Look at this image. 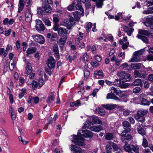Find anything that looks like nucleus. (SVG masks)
I'll use <instances>...</instances> for the list:
<instances>
[{
    "label": "nucleus",
    "instance_id": "1",
    "mask_svg": "<svg viewBox=\"0 0 153 153\" xmlns=\"http://www.w3.org/2000/svg\"><path fill=\"white\" fill-rule=\"evenodd\" d=\"M93 136L92 133L88 130H79L78 136L73 135L74 140H72L74 143L79 146H83L84 144V138L82 137H92Z\"/></svg>",
    "mask_w": 153,
    "mask_h": 153
},
{
    "label": "nucleus",
    "instance_id": "2",
    "mask_svg": "<svg viewBox=\"0 0 153 153\" xmlns=\"http://www.w3.org/2000/svg\"><path fill=\"white\" fill-rule=\"evenodd\" d=\"M131 130L130 128H126L120 134L121 139L123 142L128 143L131 140L132 137L129 133Z\"/></svg>",
    "mask_w": 153,
    "mask_h": 153
},
{
    "label": "nucleus",
    "instance_id": "3",
    "mask_svg": "<svg viewBox=\"0 0 153 153\" xmlns=\"http://www.w3.org/2000/svg\"><path fill=\"white\" fill-rule=\"evenodd\" d=\"M148 111L143 109L139 110L137 114L135 116L136 120L141 122H144L145 118L144 116L146 114Z\"/></svg>",
    "mask_w": 153,
    "mask_h": 153
},
{
    "label": "nucleus",
    "instance_id": "4",
    "mask_svg": "<svg viewBox=\"0 0 153 153\" xmlns=\"http://www.w3.org/2000/svg\"><path fill=\"white\" fill-rule=\"evenodd\" d=\"M53 4L52 0H43L42 5L43 11L46 13H50L51 11V8L49 4Z\"/></svg>",
    "mask_w": 153,
    "mask_h": 153
},
{
    "label": "nucleus",
    "instance_id": "5",
    "mask_svg": "<svg viewBox=\"0 0 153 153\" xmlns=\"http://www.w3.org/2000/svg\"><path fill=\"white\" fill-rule=\"evenodd\" d=\"M117 75L120 77V80H123L124 81H129L131 79L130 75L126 73L124 71L118 72Z\"/></svg>",
    "mask_w": 153,
    "mask_h": 153
},
{
    "label": "nucleus",
    "instance_id": "6",
    "mask_svg": "<svg viewBox=\"0 0 153 153\" xmlns=\"http://www.w3.org/2000/svg\"><path fill=\"white\" fill-rule=\"evenodd\" d=\"M56 60L52 57L50 56L48 59L46 64L48 68L50 69L54 68L55 67Z\"/></svg>",
    "mask_w": 153,
    "mask_h": 153
},
{
    "label": "nucleus",
    "instance_id": "7",
    "mask_svg": "<svg viewBox=\"0 0 153 153\" xmlns=\"http://www.w3.org/2000/svg\"><path fill=\"white\" fill-rule=\"evenodd\" d=\"M34 40L39 44H43L45 42L44 37L41 35L36 34L33 36Z\"/></svg>",
    "mask_w": 153,
    "mask_h": 153
},
{
    "label": "nucleus",
    "instance_id": "8",
    "mask_svg": "<svg viewBox=\"0 0 153 153\" xmlns=\"http://www.w3.org/2000/svg\"><path fill=\"white\" fill-rule=\"evenodd\" d=\"M25 19L26 22H30L32 19V14L31 13L30 8H27L25 11Z\"/></svg>",
    "mask_w": 153,
    "mask_h": 153
},
{
    "label": "nucleus",
    "instance_id": "9",
    "mask_svg": "<svg viewBox=\"0 0 153 153\" xmlns=\"http://www.w3.org/2000/svg\"><path fill=\"white\" fill-rule=\"evenodd\" d=\"M108 145H110V147L112 146L114 149V151L116 153H120L122 152L121 149L116 144L112 142H109Z\"/></svg>",
    "mask_w": 153,
    "mask_h": 153
},
{
    "label": "nucleus",
    "instance_id": "10",
    "mask_svg": "<svg viewBox=\"0 0 153 153\" xmlns=\"http://www.w3.org/2000/svg\"><path fill=\"white\" fill-rule=\"evenodd\" d=\"M36 22V29L37 30L43 31L45 29V27L42 22L39 20H37Z\"/></svg>",
    "mask_w": 153,
    "mask_h": 153
},
{
    "label": "nucleus",
    "instance_id": "11",
    "mask_svg": "<svg viewBox=\"0 0 153 153\" xmlns=\"http://www.w3.org/2000/svg\"><path fill=\"white\" fill-rule=\"evenodd\" d=\"M134 76L135 78L139 77L144 78L146 75V73L144 71L139 72L137 71H135L134 72Z\"/></svg>",
    "mask_w": 153,
    "mask_h": 153
},
{
    "label": "nucleus",
    "instance_id": "12",
    "mask_svg": "<svg viewBox=\"0 0 153 153\" xmlns=\"http://www.w3.org/2000/svg\"><path fill=\"white\" fill-rule=\"evenodd\" d=\"M70 148L71 151L75 152V153H82L81 149L75 145H71L70 146Z\"/></svg>",
    "mask_w": 153,
    "mask_h": 153
},
{
    "label": "nucleus",
    "instance_id": "13",
    "mask_svg": "<svg viewBox=\"0 0 153 153\" xmlns=\"http://www.w3.org/2000/svg\"><path fill=\"white\" fill-rule=\"evenodd\" d=\"M70 148L71 151L75 152V153H82L81 149L75 145H71L70 146Z\"/></svg>",
    "mask_w": 153,
    "mask_h": 153
},
{
    "label": "nucleus",
    "instance_id": "14",
    "mask_svg": "<svg viewBox=\"0 0 153 153\" xmlns=\"http://www.w3.org/2000/svg\"><path fill=\"white\" fill-rule=\"evenodd\" d=\"M27 83L30 88L34 90L37 88L39 86L38 82L35 80H33L31 82L28 81Z\"/></svg>",
    "mask_w": 153,
    "mask_h": 153
},
{
    "label": "nucleus",
    "instance_id": "15",
    "mask_svg": "<svg viewBox=\"0 0 153 153\" xmlns=\"http://www.w3.org/2000/svg\"><path fill=\"white\" fill-rule=\"evenodd\" d=\"M58 33L60 36H65L67 35L68 34V31L66 29L63 27H60Z\"/></svg>",
    "mask_w": 153,
    "mask_h": 153
},
{
    "label": "nucleus",
    "instance_id": "16",
    "mask_svg": "<svg viewBox=\"0 0 153 153\" xmlns=\"http://www.w3.org/2000/svg\"><path fill=\"white\" fill-rule=\"evenodd\" d=\"M26 74L27 75L30 74L32 71L31 64L28 62H27L26 64Z\"/></svg>",
    "mask_w": 153,
    "mask_h": 153
},
{
    "label": "nucleus",
    "instance_id": "17",
    "mask_svg": "<svg viewBox=\"0 0 153 153\" xmlns=\"http://www.w3.org/2000/svg\"><path fill=\"white\" fill-rule=\"evenodd\" d=\"M123 29L125 32L129 36L131 35L134 30L133 28H129L128 26H123Z\"/></svg>",
    "mask_w": 153,
    "mask_h": 153
},
{
    "label": "nucleus",
    "instance_id": "18",
    "mask_svg": "<svg viewBox=\"0 0 153 153\" xmlns=\"http://www.w3.org/2000/svg\"><path fill=\"white\" fill-rule=\"evenodd\" d=\"M102 106L103 108L109 110H112L117 106V105L116 104H114L102 105Z\"/></svg>",
    "mask_w": 153,
    "mask_h": 153
},
{
    "label": "nucleus",
    "instance_id": "19",
    "mask_svg": "<svg viewBox=\"0 0 153 153\" xmlns=\"http://www.w3.org/2000/svg\"><path fill=\"white\" fill-rule=\"evenodd\" d=\"M76 1L77 3L75 7L76 9L80 11V12H79V13L81 14H83L84 10L81 5V3L80 2V1Z\"/></svg>",
    "mask_w": 153,
    "mask_h": 153
},
{
    "label": "nucleus",
    "instance_id": "20",
    "mask_svg": "<svg viewBox=\"0 0 153 153\" xmlns=\"http://www.w3.org/2000/svg\"><path fill=\"white\" fill-rule=\"evenodd\" d=\"M53 51L54 53L55 56L59 58V51L58 45H55L53 46Z\"/></svg>",
    "mask_w": 153,
    "mask_h": 153
},
{
    "label": "nucleus",
    "instance_id": "21",
    "mask_svg": "<svg viewBox=\"0 0 153 153\" xmlns=\"http://www.w3.org/2000/svg\"><path fill=\"white\" fill-rule=\"evenodd\" d=\"M92 122L95 124H102V123L101 120L99 119L97 116H92L91 117Z\"/></svg>",
    "mask_w": 153,
    "mask_h": 153
},
{
    "label": "nucleus",
    "instance_id": "22",
    "mask_svg": "<svg viewBox=\"0 0 153 153\" xmlns=\"http://www.w3.org/2000/svg\"><path fill=\"white\" fill-rule=\"evenodd\" d=\"M67 38V37L66 36H62L61 38L59 41L58 42V44L60 45H64L66 41Z\"/></svg>",
    "mask_w": 153,
    "mask_h": 153
},
{
    "label": "nucleus",
    "instance_id": "23",
    "mask_svg": "<svg viewBox=\"0 0 153 153\" xmlns=\"http://www.w3.org/2000/svg\"><path fill=\"white\" fill-rule=\"evenodd\" d=\"M62 25L64 26L67 27V29L71 30V24L70 23L68 19H65Z\"/></svg>",
    "mask_w": 153,
    "mask_h": 153
},
{
    "label": "nucleus",
    "instance_id": "24",
    "mask_svg": "<svg viewBox=\"0 0 153 153\" xmlns=\"http://www.w3.org/2000/svg\"><path fill=\"white\" fill-rule=\"evenodd\" d=\"M125 144L123 146L124 149L127 152H130L131 151L132 145H130L127 143H125Z\"/></svg>",
    "mask_w": 153,
    "mask_h": 153
},
{
    "label": "nucleus",
    "instance_id": "25",
    "mask_svg": "<svg viewBox=\"0 0 153 153\" xmlns=\"http://www.w3.org/2000/svg\"><path fill=\"white\" fill-rule=\"evenodd\" d=\"M106 99H111L115 100H118L119 99L118 97L112 93H108L107 95Z\"/></svg>",
    "mask_w": 153,
    "mask_h": 153
},
{
    "label": "nucleus",
    "instance_id": "26",
    "mask_svg": "<svg viewBox=\"0 0 153 153\" xmlns=\"http://www.w3.org/2000/svg\"><path fill=\"white\" fill-rule=\"evenodd\" d=\"M36 48L35 47H32L28 48L27 50V56H28L29 54L35 53L36 51Z\"/></svg>",
    "mask_w": 153,
    "mask_h": 153
},
{
    "label": "nucleus",
    "instance_id": "27",
    "mask_svg": "<svg viewBox=\"0 0 153 153\" xmlns=\"http://www.w3.org/2000/svg\"><path fill=\"white\" fill-rule=\"evenodd\" d=\"M102 127L100 126H94L90 128V130L91 131L95 132H98L102 130Z\"/></svg>",
    "mask_w": 153,
    "mask_h": 153
},
{
    "label": "nucleus",
    "instance_id": "28",
    "mask_svg": "<svg viewBox=\"0 0 153 153\" xmlns=\"http://www.w3.org/2000/svg\"><path fill=\"white\" fill-rule=\"evenodd\" d=\"M129 84L128 83H125L120 80L119 84V87L122 88H126L128 87Z\"/></svg>",
    "mask_w": 153,
    "mask_h": 153
},
{
    "label": "nucleus",
    "instance_id": "29",
    "mask_svg": "<svg viewBox=\"0 0 153 153\" xmlns=\"http://www.w3.org/2000/svg\"><path fill=\"white\" fill-rule=\"evenodd\" d=\"M9 111L10 115L12 120H14L16 119V115L15 112L12 107L10 106Z\"/></svg>",
    "mask_w": 153,
    "mask_h": 153
},
{
    "label": "nucleus",
    "instance_id": "30",
    "mask_svg": "<svg viewBox=\"0 0 153 153\" xmlns=\"http://www.w3.org/2000/svg\"><path fill=\"white\" fill-rule=\"evenodd\" d=\"M139 56L134 53L133 57L131 59L130 62H136L139 61Z\"/></svg>",
    "mask_w": 153,
    "mask_h": 153
},
{
    "label": "nucleus",
    "instance_id": "31",
    "mask_svg": "<svg viewBox=\"0 0 153 153\" xmlns=\"http://www.w3.org/2000/svg\"><path fill=\"white\" fill-rule=\"evenodd\" d=\"M131 85L133 86H142L143 84L141 79H136L133 83H132Z\"/></svg>",
    "mask_w": 153,
    "mask_h": 153
},
{
    "label": "nucleus",
    "instance_id": "32",
    "mask_svg": "<svg viewBox=\"0 0 153 153\" xmlns=\"http://www.w3.org/2000/svg\"><path fill=\"white\" fill-rule=\"evenodd\" d=\"M24 1L23 0H21L19 1V4L18 12L20 13L23 9L24 5Z\"/></svg>",
    "mask_w": 153,
    "mask_h": 153
},
{
    "label": "nucleus",
    "instance_id": "33",
    "mask_svg": "<svg viewBox=\"0 0 153 153\" xmlns=\"http://www.w3.org/2000/svg\"><path fill=\"white\" fill-rule=\"evenodd\" d=\"M143 14L146 15L153 13V6L152 7H149L148 9L143 11Z\"/></svg>",
    "mask_w": 153,
    "mask_h": 153
},
{
    "label": "nucleus",
    "instance_id": "34",
    "mask_svg": "<svg viewBox=\"0 0 153 153\" xmlns=\"http://www.w3.org/2000/svg\"><path fill=\"white\" fill-rule=\"evenodd\" d=\"M92 1H96V5L98 8H101L102 6L104 0H92Z\"/></svg>",
    "mask_w": 153,
    "mask_h": 153
},
{
    "label": "nucleus",
    "instance_id": "35",
    "mask_svg": "<svg viewBox=\"0 0 153 153\" xmlns=\"http://www.w3.org/2000/svg\"><path fill=\"white\" fill-rule=\"evenodd\" d=\"M96 112L100 116L104 115L105 113L104 110L100 108H98L96 109Z\"/></svg>",
    "mask_w": 153,
    "mask_h": 153
},
{
    "label": "nucleus",
    "instance_id": "36",
    "mask_svg": "<svg viewBox=\"0 0 153 153\" xmlns=\"http://www.w3.org/2000/svg\"><path fill=\"white\" fill-rule=\"evenodd\" d=\"M70 105L71 107H74V106L76 107H78L81 105L80 101L79 100H78L75 102H71Z\"/></svg>",
    "mask_w": 153,
    "mask_h": 153
},
{
    "label": "nucleus",
    "instance_id": "37",
    "mask_svg": "<svg viewBox=\"0 0 153 153\" xmlns=\"http://www.w3.org/2000/svg\"><path fill=\"white\" fill-rule=\"evenodd\" d=\"M137 37L138 39H141L143 42L146 43H148V40L146 37L138 34L137 35Z\"/></svg>",
    "mask_w": 153,
    "mask_h": 153
},
{
    "label": "nucleus",
    "instance_id": "38",
    "mask_svg": "<svg viewBox=\"0 0 153 153\" xmlns=\"http://www.w3.org/2000/svg\"><path fill=\"white\" fill-rule=\"evenodd\" d=\"M114 137L112 134L110 133H107L105 134V139L107 140H112Z\"/></svg>",
    "mask_w": 153,
    "mask_h": 153
},
{
    "label": "nucleus",
    "instance_id": "39",
    "mask_svg": "<svg viewBox=\"0 0 153 153\" xmlns=\"http://www.w3.org/2000/svg\"><path fill=\"white\" fill-rule=\"evenodd\" d=\"M142 64L141 63L132 64L131 65V67L132 68L137 69L140 68L141 67Z\"/></svg>",
    "mask_w": 153,
    "mask_h": 153
},
{
    "label": "nucleus",
    "instance_id": "40",
    "mask_svg": "<svg viewBox=\"0 0 153 153\" xmlns=\"http://www.w3.org/2000/svg\"><path fill=\"white\" fill-rule=\"evenodd\" d=\"M94 74L96 76V77H97L98 76V77H100V78H101L104 76V74L101 70L95 71L94 72Z\"/></svg>",
    "mask_w": 153,
    "mask_h": 153
},
{
    "label": "nucleus",
    "instance_id": "41",
    "mask_svg": "<svg viewBox=\"0 0 153 153\" xmlns=\"http://www.w3.org/2000/svg\"><path fill=\"white\" fill-rule=\"evenodd\" d=\"M111 92L112 93H115L117 95H119V92L120 90L118 89L115 88L113 87H112L111 88Z\"/></svg>",
    "mask_w": 153,
    "mask_h": 153
},
{
    "label": "nucleus",
    "instance_id": "42",
    "mask_svg": "<svg viewBox=\"0 0 153 153\" xmlns=\"http://www.w3.org/2000/svg\"><path fill=\"white\" fill-rule=\"evenodd\" d=\"M7 54V51H4V48H1L0 49V54L2 57H4Z\"/></svg>",
    "mask_w": 153,
    "mask_h": 153
},
{
    "label": "nucleus",
    "instance_id": "43",
    "mask_svg": "<svg viewBox=\"0 0 153 153\" xmlns=\"http://www.w3.org/2000/svg\"><path fill=\"white\" fill-rule=\"evenodd\" d=\"M138 33L139 34L148 36L149 34V32L147 30H140Z\"/></svg>",
    "mask_w": 153,
    "mask_h": 153
},
{
    "label": "nucleus",
    "instance_id": "44",
    "mask_svg": "<svg viewBox=\"0 0 153 153\" xmlns=\"http://www.w3.org/2000/svg\"><path fill=\"white\" fill-rule=\"evenodd\" d=\"M122 124L124 127H125V129H126L125 128H129L131 126L129 123L128 121H124L122 123Z\"/></svg>",
    "mask_w": 153,
    "mask_h": 153
},
{
    "label": "nucleus",
    "instance_id": "45",
    "mask_svg": "<svg viewBox=\"0 0 153 153\" xmlns=\"http://www.w3.org/2000/svg\"><path fill=\"white\" fill-rule=\"evenodd\" d=\"M105 150L106 151L104 152L103 153H111L112 148L109 145L107 144L106 145Z\"/></svg>",
    "mask_w": 153,
    "mask_h": 153
},
{
    "label": "nucleus",
    "instance_id": "46",
    "mask_svg": "<svg viewBox=\"0 0 153 153\" xmlns=\"http://www.w3.org/2000/svg\"><path fill=\"white\" fill-rule=\"evenodd\" d=\"M144 24L147 27H149L151 29H153V22H144Z\"/></svg>",
    "mask_w": 153,
    "mask_h": 153
},
{
    "label": "nucleus",
    "instance_id": "47",
    "mask_svg": "<svg viewBox=\"0 0 153 153\" xmlns=\"http://www.w3.org/2000/svg\"><path fill=\"white\" fill-rule=\"evenodd\" d=\"M75 3L74 1L70 5H69L67 7V10L70 11H72L74 9V5Z\"/></svg>",
    "mask_w": 153,
    "mask_h": 153
},
{
    "label": "nucleus",
    "instance_id": "48",
    "mask_svg": "<svg viewBox=\"0 0 153 153\" xmlns=\"http://www.w3.org/2000/svg\"><path fill=\"white\" fill-rule=\"evenodd\" d=\"M131 146V151H133L136 153H138L139 152V149L137 146L132 145Z\"/></svg>",
    "mask_w": 153,
    "mask_h": 153
},
{
    "label": "nucleus",
    "instance_id": "49",
    "mask_svg": "<svg viewBox=\"0 0 153 153\" xmlns=\"http://www.w3.org/2000/svg\"><path fill=\"white\" fill-rule=\"evenodd\" d=\"M44 82L45 81L43 78H40L39 79L38 84L39 86V88H40L42 87V86L44 85Z\"/></svg>",
    "mask_w": 153,
    "mask_h": 153
},
{
    "label": "nucleus",
    "instance_id": "50",
    "mask_svg": "<svg viewBox=\"0 0 153 153\" xmlns=\"http://www.w3.org/2000/svg\"><path fill=\"white\" fill-rule=\"evenodd\" d=\"M26 91V89L24 88L22 89L21 92L19 94V99H21L24 96Z\"/></svg>",
    "mask_w": 153,
    "mask_h": 153
},
{
    "label": "nucleus",
    "instance_id": "51",
    "mask_svg": "<svg viewBox=\"0 0 153 153\" xmlns=\"http://www.w3.org/2000/svg\"><path fill=\"white\" fill-rule=\"evenodd\" d=\"M54 97L53 95H50L48 97V100H47V102L48 103H50L51 102L53 101L54 100Z\"/></svg>",
    "mask_w": 153,
    "mask_h": 153
},
{
    "label": "nucleus",
    "instance_id": "52",
    "mask_svg": "<svg viewBox=\"0 0 153 153\" xmlns=\"http://www.w3.org/2000/svg\"><path fill=\"white\" fill-rule=\"evenodd\" d=\"M120 18H124V16L122 15V13H119L116 15L115 17V19L116 20H118Z\"/></svg>",
    "mask_w": 153,
    "mask_h": 153
},
{
    "label": "nucleus",
    "instance_id": "53",
    "mask_svg": "<svg viewBox=\"0 0 153 153\" xmlns=\"http://www.w3.org/2000/svg\"><path fill=\"white\" fill-rule=\"evenodd\" d=\"M142 104L144 105H149L150 104V102L147 101L146 99L143 98L141 100Z\"/></svg>",
    "mask_w": 153,
    "mask_h": 153
},
{
    "label": "nucleus",
    "instance_id": "54",
    "mask_svg": "<svg viewBox=\"0 0 153 153\" xmlns=\"http://www.w3.org/2000/svg\"><path fill=\"white\" fill-rule=\"evenodd\" d=\"M138 133L143 136L145 134V132L143 128L139 127L138 128Z\"/></svg>",
    "mask_w": 153,
    "mask_h": 153
},
{
    "label": "nucleus",
    "instance_id": "55",
    "mask_svg": "<svg viewBox=\"0 0 153 153\" xmlns=\"http://www.w3.org/2000/svg\"><path fill=\"white\" fill-rule=\"evenodd\" d=\"M76 20L72 16H71L70 17L69 19V20L70 23L71 24V26H73L74 25L75 21Z\"/></svg>",
    "mask_w": 153,
    "mask_h": 153
},
{
    "label": "nucleus",
    "instance_id": "56",
    "mask_svg": "<svg viewBox=\"0 0 153 153\" xmlns=\"http://www.w3.org/2000/svg\"><path fill=\"white\" fill-rule=\"evenodd\" d=\"M80 13L79 12H75L73 13V15L75 18V19L76 20H78L79 19V17L78 16L79 14Z\"/></svg>",
    "mask_w": 153,
    "mask_h": 153
},
{
    "label": "nucleus",
    "instance_id": "57",
    "mask_svg": "<svg viewBox=\"0 0 153 153\" xmlns=\"http://www.w3.org/2000/svg\"><path fill=\"white\" fill-rule=\"evenodd\" d=\"M43 21L45 23L46 25L48 26H50L51 25V22L48 19H44Z\"/></svg>",
    "mask_w": 153,
    "mask_h": 153
},
{
    "label": "nucleus",
    "instance_id": "58",
    "mask_svg": "<svg viewBox=\"0 0 153 153\" xmlns=\"http://www.w3.org/2000/svg\"><path fill=\"white\" fill-rule=\"evenodd\" d=\"M90 74V72L89 71L85 70L84 71V77L87 79L89 77Z\"/></svg>",
    "mask_w": 153,
    "mask_h": 153
},
{
    "label": "nucleus",
    "instance_id": "59",
    "mask_svg": "<svg viewBox=\"0 0 153 153\" xmlns=\"http://www.w3.org/2000/svg\"><path fill=\"white\" fill-rule=\"evenodd\" d=\"M140 91V87H137L134 88L133 90V91L134 93H139Z\"/></svg>",
    "mask_w": 153,
    "mask_h": 153
},
{
    "label": "nucleus",
    "instance_id": "60",
    "mask_svg": "<svg viewBox=\"0 0 153 153\" xmlns=\"http://www.w3.org/2000/svg\"><path fill=\"white\" fill-rule=\"evenodd\" d=\"M148 143L146 139L143 138V142L142 143L143 146L145 147H147L148 146Z\"/></svg>",
    "mask_w": 153,
    "mask_h": 153
},
{
    "label": "nucleus",
    "instance_id": "61",
    "mask_svg": "<svg viewBox=\"0 0 153 153\" xmlns=\"http://www.w3.org/2000/svg\"><path fill=\"white\" fill-rule=\"evenodd\" d=\"M83 59L85 62H87L88 61V59L89 58V56L87 55V53H85L84 55H83Z\"/></svg>",
    "mask_w": 153,
    "mask_h": 153
},
{
    "label": "nucleus",
    "instance_id": "62",
    "mask_svg": "<svg viewBox=\"0 0 153 153\" xmlns=\"http://www.w3.org/2000/svg\"><path fill=\"white\" fill-rule=\"evenodd\" d=\"M146 21L145 22H153L151 21L153 20V15L152 16H149L146 18Z\"/></svg>",
    "mask_w": 153,
    "mask_h": 153
},
{
    "label": "nucleus",
    "instance_id": "63",
    "mask_svg": "<svg viewBox=\"0 0 153 153\" xmlns=\"http://www.w3.org/2000/svg\"><path fill=\"white\" fill-rule=\"evenodd\" d=\"M144 49H141L139 51L134 52V53L135 54H137L139 56V55L142 54L144 52Z\"/></svg>",
    "mask_w": 153,
    "mask_h": 153
},
{
    "label": "nucleus",
    "instance_id": "64",
    "mask_svg": "<svg viewBox=\"0 0 153 153\" xmlns=\"http://www.w3.org/2000/svg\"><path fill=\"white\" fill-rule=\"evenodd\" d=\"M146 59L149 61H153V56L152 54H150L147 56Z\"/></svg>",
    "mask_w": 153,
    "mask_h": 153
}]
</instances>
